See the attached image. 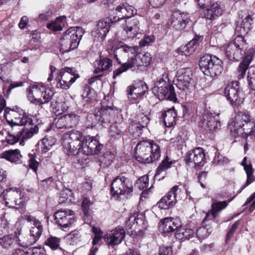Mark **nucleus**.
Segmentation results:
<instances>
[{"mask_svg": "<svg viewBox=\"0 0 255 255\" xmlns=\"http://www.w3.org/2000/svg\"><path fill=\"white\" fill-rule=\"evenodd\" d=\"M108 50H113L114 57L121 66L113 72V78L115 79L122 73L131 69L138 72L146 70L152 61L150 53H137V46H129L127 45H121L114 48L111 44L108 46Z\"/></svg>", "mask_w": 255, "mask_h": 255, "instance_id": "1", "label": "nucleus"}, {"mask_svg": "<svg viewBox=\"0 0 255 255\" xmlns=\"http://www.w3.org/2000/svg\"><path fill=\"white\" fill-rule=\"evenodd\" d=\"M136 13V9L128 3L120 4L116 7L115 16L113 18H106L99 21L95 30L92 32V35L98 39L103 40L109 31L112 22H116L123 19L127 20L134 16Z\"/></svg>", "mask_w": 255, "mask_h": 255, "instance_id": "2", "label": "nucleus"}, {"mask_svg": "<svg viewBox=\"0 0 255 255\" xmlns=\"http://www.w3.org/2000/svg\"><path fill=\"white\" fill-rule=\"evenodd\" d=\"M231 133L234 137L247 138L255 134V121L248 114L240 112L232 118L228 123Z\"/></svg>", "mask_w": 255, "mask_h": 255, "instance_id": "3", "label": "nucleus"}, {"mask_svg": "<svg viewBox=\"0 0 255 255\" xmlns=\"http://www.w3.org/2000/svg\"><path fill=\"white\" fill-rule=\"evenodd\" d=\"M160 147L153 140L139 142L135 148V157L141 163H151L159 159Z\"/></svg>", "mask_w": 255, "mask_h": 255, "instance_id": "4", "label": "nucleus"}, {"mask_svg": "<svg viewBox=\"0 0 255 255\" xmlns=\"http://www.w3.org/2000/svg\"><path fill=\"white\" fill-rule=\"evenodd\" d=\"M84 136L82 132L72 130L65 133L62 138L61 144L64 153L75 155L81 152Z\"/></svg>", "mask_w": 255, "mask_h": 255, "instance_id": "5", "label": "nucleus"}, {"mask_svg": "<svg viewBox=\"0 0 255 255\" xmlns=\"http://www.w3.org/2000/svg\"><path fill=\"white\" fill-rule=\"evenodd\" d=\"M84 33V29L80 27H72L69 28L63 33L60 38V51L64 53L76 48Z\"/></svg>", "mask_w": 255, "mask_h": 255, "instance_id": "6", "label": "nucleus"}, {"mask_svg": "<svg viewBox=\"0 0 255 255\" xmlns=\"http://www.w3.org/2000/svg\"><path fill=\"white\" fill-rule=\"evenodd\" d=\"M199 64L205 75L213 78L220 76L223 71L222 61L215 55L206 54L203 56Z\"/></svg>", "mask_w": 255, "mask_h": 255, "instance_id": "7", "label": "nucleus"}, {"mask_svg": "<svg viewBox=\"0 0 255 255\" xmlns=\"http://www.w3.org/2000/svg\"><path fill=\"white\" fill-rule=\"evenodd\" d=\"M27 96L30 103L35 105H43L48 103L53 95V92L45 86L33 85L27 90Z\"/></svg>", "mask_w": 255, "mask_h": 255, "instance_id": "8", "label": "nucleus"}, {"mask_svg": "<svg viewBox=\"0 0 255 255\" xmlns=\"http://www.w3.org/2000/svg\"><path fill=\"white\" fill-rule=\"evenodd\" d=\"M164 76H165L166 79H164L163 77L157 81L156 85L153 87V92L160 100L166 99L175 102L177 99L174 87L169 84L166 74H163V77Z\"/></svg>", "mask_w": 255, "mask_h": 255, "instance_id": "9", "label": "nucleus"}, {"mask_svg": "<svg viewBox=\"0 0 255 255\" xmlns=\"http://www.w3.org/2000/svg\"><path fill=\"white\" fill-rule=\"evenodd\" d=\"M246 42L242 35H237L226 47V56L231 60L238 61L242 58L246 48Z\"/></svg>", "mask_w": 255, "mask_h": 255, "instance_id": "10", "label": "nucleus"}, {"mask_svg": "<svg viewBox=\"0 0 255 255\" xmlns=\"http://www.w3.org/2000/svg\"><path fill=\"white\" fill-rule=\"evenodd\" d=\"M79 78V75L74 68L65 67L58 72L56 87L57 88L67 90Z\"/></svg>", "mask_w": 255, "mask_h": 255, "instance_id": "11", "label": "nucleus"}, {"mask_svg": "<svg viewBox=\"0 0 255 255\" xmlns=\"http://www.w3.org/2000/svg\"><path fill=\"white\" fill-rule=\"evenodd\" d=\"M6 206L9 208L20 209L25 204L24 194L18 190L6 189L1 194Z\"/></svg>", "mask_w": 255, "mask_h": 255, "instance_id": "12", "label": "nucleus"}, {"mask_svg": "<svg viewBox=\"0 0 255 255\" xmlns=\"http://www.w3.org/2000/svg\"><path fill=\"white\" fill-rule=\"evenodd\" d=\"M3 117L11 128L12 125L17 127L31 125L32 122L30 116L27 113L23 112L17 113L8 108H4Z\"/></svg>", "mask_w": 255, "mask_h": 255, "instance_id": "13", "label": "nucleus"}, {"mask_svg": "<svg viewBox=\"0 0 255 255\" xmlns=\"http://www.w3.org/2000/svg\"><path fill=\"white\" fill-rule=\"evenodd\" d=\"M133 191L132 183L130 180L124 176L116 177L111 184V192L114 196L119 197Z\"/></svg>", "mask_w": 255, "mask_h": 255, "instance_id": "14", "label": "nucleus"}, {"mask_svg": "<svg viewBox=\"0 0 255 255\" xmlns=\"http://www.w3.org/2000/svg\"><path fill=\"white\" fill-rule=\"evenodd\" d=\"M159 230L162 233L164 237L172 238L175 239H183V234L170 218H166L160 221Z\"/></svg>", "mask_w": 255, "mask_h": 255, "instance_id": "15", "label": "nucleus"}, {"mask_svg": "<svg viewBox=\"0 0 255 255\" xmlns=\"http://www.w3.org/2000/svg\"><path fill=\"white\" fill-rule=\"evenodd\" d=\"M117 110L121 113L117 109L114 110L113 108L110 106L102 107L96 113V115H91L89 118L97 117L100 124L103 127H106L115 121L117 117Z\"/></svg>", "mask_w": 255, "mask_h": 255, "instance_id": "16", "label": "nucleus"}, {"mask_svg": "<svg viewBox=\"0 0 255 255\" xmlns=\"http://www.w3.org/2000/svg\"><path fill=\"white\" fill-rule=\"evenodd\" d=\"M184 161L188 166L195 167L203 166L205 162V153L201 147H197L188 151L184 157Z\"/></svg>", "mask_w": 255, "mask_h": 255, "instance_id": "17", "label": "nucleus"}, {"mask_svg": "<svg viewBox=\"0 0 255 255\" xmlns=\"http://www.w3.org/2000/svg\"><path fill=\"white\" fill-rule=\"evenodd\" d=\"M141 19L140 16H136L125 20L126 24L124 29L127 37L138 39L140 37L141 32L140 29V23Z\"/></svg>", "mask_w": 255, "mask_h": 255, "instance_id": "18", "label": "nucleus"}, {"mask_svg": "<svg viewBox=\"0 0 255 255\" xmlns=\"http://www.w3.org/2000/svg\"><path fill=\"white\" fill-rule=\"evenodd\" d=\"M38 128L36 126H34L33 128H30L29 130L25 129L23 128L18 132H13L12 134L8 132V135L6 136L5 140L2 139L1 142L4 143L5 141L9 144H13L18 141L20 138L24 140L31 137L34 133L38 131Z\"/></svg>", "mask_w": 255, "mask_h": 255, "instance_id": "19", "label": "nucleus"}, {"mask_svg": "<svg viewBox=\"0 0 255 255\" xmlns=\"http://www.w3.org/2000/svg\"><path fill=\"white\" fill-rule=\"evenodd\" d=\"M176 86L178 88L185 92H188L192 88V74L189 69H180L176 74Z\"/></svg>", "mask_w": 255, "mask_h": 255, "instance_id": "20", "label": "nucleus"}, {"mask_svg": "<svg viewBox=\"0 0 255 255\" xmlns=\"http://www.w3.org/2000/svg\"><path fill=\"white\" fill-rule=\"evenodd\" d=\"M83 146L81 152L86 155L98 154L103 148V144L94 137L87 136L84 137Z\"/></svg>", "mask_w": 255, "mask_h": 255, "instance_id": "21", "label": "nucleus"}, {"mask_svg": "<svg viewBox=\"0 0 255 255\" xmlns=\"http://www.w3.org/2000/svg\"><path fill=\"white\" fill-rule=\"evenodd\" d=\"M55 220L58 225L66 228L75 222L74 212L71 210H60L55 213Z\"/></svg>", "mask_w": 255, "mask_h": 255, "instance_id": "22", "label": "nucleus"}, {"mask_svg": "<svg viewBox=\"0 0 255 255\" xmlns=\"http://www.w3.org/2000/svg\"><path fill=\"white\" fill-rule=\"evenodd\" d=\"M125 129L126 125L125 123L123 122L122 115L117 110L116 120L110 125L109 133L111 137L119 139L124 134Z\"/></svg>", "mask_w": 255, "mask_h": 255, "instance_id": "23", "label": "nucleus"}, {"mask_svg": "<svg viewBox=\"0 0 255 255\" xmlns=\"http://www.w3.org/2000/svg\"><path fill=\"white\" fill-rule=\"evenodd\" d=\"M228 84L224 89V95L232 106H236L242 103L240 97V91L237 83Z\"/></svg>", "mask_w": 255, "mask_h": 255, "instance_id": "24", "label": "nucleus"}, {"mask_svg": "<svg viewBox=\"0 0 255 255\" xmlns=\"http://www.w3.org/2000/svg\"><path fill=\"white\" fill-rule=\"evenodd\" d=\"M126 227L128 229H146L147 227V222L145 219V216L143 213H135L131 215L126 222Z\"/></svg>", "mask_w": 255, "mask_h": 255, "instance_id": "25", "label": "nucleus"}, {"mask_svg": "<svg viewBox=\"0 0 255 255\" xmlns=\"http://www.w3.org/2000/svg\"><path fill=\"white\" fill-rule=\"evenodd\" d=\"M147 89L146 84L142 82L130 85L127 88L128 98L131 101H135L143 96Z\"/></svg>", "mask_w": 255, "mask_h": 255, "instance_id": "26", "label": "nucleus"}, {"mask_svg": "<svg viewBox=\"0 0 255 255\" xmlns=\"http://www.w3.org/2000/svg\"><path fill=\"white\" fill-rule=\"evenodd\" d=\"M189 20L187 13L177 10L172 14L171 24L176 29L181 30L185 27Z\"/></svg>", "mask_w": 255, "mask_h": 255, "instance_id": "27", "label": "nucleus"}, {"mask_svg": "<svg viewBox=\"0 0 255 255\" xmlns=\"http://www.w3.org/2000/svg\"><path fill=\"white\" fill-rule=\"evenodd\" d=\"M203 11V17L207 19L213 20L220 17L223 13V9L220 4L217 2L212 3Z\"/></svg>", "mask_w": 255, "mask_h": 255, "instance_id": "28", "label": "nucleus"}, {"mask_svg": "<svg viewBox=\"0 0 255 255\" xmlns=\"http://www.w3.org/2000/svg\"><path fill=\"white\" fill-rule=\"evenodd\" d=\"M228 203L224 201L222 202L213 201L211 205V209L206 213V216L203 221L205 223L208 220H215L218 216V213L225 209Z\"/></svg>", "mask_w": 255, "mask_h": 255, "instance_id": "29", "label": "nucleus"}, {"mask_svg": "<svg viewBox=\"0 0 255 255\" xmlns=\"http://www.w3.org/2000/svg\"><path fill=\"white\" fill-rule=\"evenodd\" d=\"M203 126L206 129L214 131L221 127L219 114L214 116L211 113L207 112L203 117Z\"/></svg>", "mask_w": 255, "mask_h": 255, "instance_id": "30", "label": "nucleus"}, {"mask_svg": "<svg viewBox=\"0 0 255 255\" xmlns=\"http://www.w3.org/2000/svg\"><path fill=\"white\" fill-rule=\"evenodd\" d=\"M199 37H195L186 45L181 46L177 50V52L182 55L189 56L194 53L199 46L198 41Z\"/></svg>", "mask_w": 255, "mask_h": 255, "instance_id": "31", "label": "nucleus"}, {"mask_svg": "<svg viewBox=\"0 0 255 255\" xmlns=\"http://www.w3.org/2000/svg\"><path fill=\"white\" fill-rule=\"evenodd\" d=\"M175 163V160H172L168 156H166L161 161L156 168L155 177L162 175L161 178H163L166 175V171L171 167V165Z\"/></svg>", "mask_w": 255, "mask_h": 255, "instance_id": "32", "label": "nucleus"}, {"mask_svg": "<svg viewBox=\"0 0 255 255\" xmlns=\"http://www.w3.org/2000/svg\"><path fill=\"white\" fill-rule=\"evenodd\" d=\"M253 18L250 15L247 16L243 19L240 24H238L236 27V32L239 33L238 35H242L248 32L251 29V25L253 22Z\"/></svg>", "mask_w": 255, "mask_h": 255, "instance_id": "33", "label": "nucleus"}, {"mask_svg": "<svg viewBox=\"0 0 255 255\" xmlns=\"http://www.w3.org/2000/svg\"><path fill=\"white\" fill-rule=\"evenodd\" d=\"M51 107L52 112L56 116L62 115L68 108L65 102L61 99H57L55 101L52 102Z\"/></svg>", "mask_w": 255, "mask_h": 255, "instance_id": "34", "label": "nucleus"}, {"mask_svg": "<svg viewBox=\"0 0 255 255\" xmlns=\"http://www.w3.org/2000/svg\"><path fill=\"white\" fill-rule=\"evenodd\" d=\"M21 157L20 151L17 149L6 150L1 154V158H4L11 163H18Z\"/></svg>", "mask_w": 255, "mask_h": 255, "instance_id": "35", "label": "nucleus"}, {"mask_svg": "<svg viewBox=\"0 0 255 255\" xmlns=\"http://www.w3.org/2000/svg\"><path fill=\"white\" fill-rule=\"evenodd\" d=\"M126 234L124 228L121 226H118L115 229L108 232L104 236V239H124Z\"/></svg>", "mask_w": 255, "mask_h": 255, "instance_id": "36", "label": "nucleus"}, {"mask_svg": "<svg viewBox=\"0 0 255 255\" xmlns=\"http://www.w3.org/2000/svg\"><path fill=\"white\" fill-rule=\"evenodd\" d=\"M246 160L247 157H244L242 161V164L244 166V169L246 171L247 175V180L246 184L241 187L240 191L238 192V193L241 192L244 188L250 185L251 183L253 182L255 180V178L253 175V169L252 168V166L251 164H247L246 162Z\"/></svg>", "mask_w": 255, "mask_h": 255, "instance_id": "37", "label": "nucleus"}, {"mask_svg": "<svg viewBox=\"0 0 255 255\" xmlns=\"http://www.w3.org/2000/svg\"><path fill=\"white\" fill-rule=\"evenodd\" d=\"M95 64V73L96 74L100 73L104 71L108 70L113 64L112 60L108 58L100 57L99 61H96Z\"/></svg>", "mask_w": 255, "mask_h": 255, "instance_id": "38", "label": "nucleus"}, {"mask_svg": "<svg viewBox=\"0 0 255 255\" xmlns=\"http://www.w3.org/2000/svg\"><path fill=\"white\" fill-rule=\"evenodd\" d=\"M252 60V56L247 55L245 56L242 62L240 63L237 69L238 77L239 79H241L244 78Z\"/></svg>", "mask_w": 255, "mask_h": 255, "instance_id": "39", "label": "nucleus"}, {"mask_svg": "<svg viewBox=\"0 0 255 255\" xmlns=\"http://www.w3.org/2000/svg\"><path fill=\"white\" fill-rule=\"evenodd\" d=\"M150 121L149 118L147 114L140 112L138 113L134 119L135 125H136V128L140 129L146 127Z\"/></svg>", "mask_w": 255, "mask_h": 255, "instance_id": "40", "label": "nucleus"}, {"mask_svg": "<svg viewBox=\"0 0 255 255\" xmlns=\"http://www.w3.org/2000/svg\"><path fill=\"white\" fill-rule=\"evenodd\" d=\"M176 114L174 109H170L163 114L164 123L165 126L171 127L175 124Z\"/></svg>", "mask_w": 255, "mask_h": 255, "instance_id": "41", "label": "nucleus"}, {"mask_svg": "<svg viewBox=\"0 0 255 255\" xmlns=\"http://www.w3.org/2000/svg\"><path fill=\"white\" fill-rule=\"evenodd\" d=\"M23 85V83L22 82L10 83L8 80L3 81V93L4 96L8 97L13 88L22 86Z\"/></svg>", "mask_w": 255, "mask_h": 255, "instance_id": "42", "label": "nucleus"}, {"mask_svg": "<svg viewBox=\"0 0 255 255\" xmlns=\"http://www.w3.org/2000/svg\"><path fill=\"white\" fill-rule=\"evenodd\" d=\"M63 117L65 122L66 128H72L78 123L79 117L76 114H67Z\"/></svg>", "mask_w": 255, "mask_h": 255, "instance_id": "43", "label": "nucleus"}, {"mask_svg": "<svg viewBox=\"0 0 255 255\" xmlns=\"http://www.w3.org/2000/svg\"><path fill=\"white\" fill-rule=\"evenodd\" d=\"M66 18L65 16H60L47 24V28L50 30L58 31L62 29V25L61 22Z\"/></svg>", "mask_w": 255, "mask_h": 255, "instance_id": "44", "label": "nucleus"}, {"mask_svg": "<svg viewBox=\"0 0 255 255\" xmlns=\"http://www.w3.org/2000/svg\"><path fill=\"white\" fill-rule=\"evenodd\" d=\"M180 192L177 185L174 186L171 190L165 195L169 199V203H171L173 206L177 202V195Z\"/></svg>", "mask_w": 255, "mask_h": 255, "instance_id": "45", "label": "nucleus"}, {"mask_svg": "<svg viewBox=\"0 0 255 255\" xmlns=\"http://www.w3.org/2000/svg\"><path fill=\"white\" fill-rule=\"evenodd\" d=\"M72 195V192L70 189L66 188L63 190L60 194L58 201L59 203L62 204L66 202H72L73 199Z\"/></svg>", "mask_w": 255, "mask_h": 255, "instance_id": "46", "label": "nucleus"}, {"mask_svg": "<svg viewBox=\"0 0 255 255\" xmlns=\"http://www.w3.org/2000/svg\"><path fill=\"white\" fill-rule=\"evenodd\" d=\"M56 140L52 136L44 137L41 140L43 147H42V151L43 153L46 152L55 144Z\"/></svg>", "mask_w": 255, "mask_h": 255, "instance_id": "47", "label": "nucleus"}, {"mask_svg": "<svg viewBox=\"0 0 255 255\" xmlns=\"http://www.w3.org/2000/svg\"><path fill=\"white\" fill-rule=\"evenodd\" d=\"M25 220L27 221L28 222H29L31 223L32 225H37L39 226V221L37 219H36L34 217L28 215H25L23 216H21L19 219V221L16 222L15 225L16 226L19 227L20 226V221L21 220Z\"/></svg>", "mask_w": 255, "mask_h": 255, "instance_id": "48", "label": "nucleus"}, {"mask_svg": "<svg viewBox=\"0 0 255 255\" xmlns=\"http://www.w3.org/2000/svg\"><path fill=\"white\" fill-rule=\"evenodd\" d=\"M39 226L33 225L30 230V234L35 239L39 238L42 232V227L40 222H39Z\"/></svg>", "mask_w": 255, "mask_h": 255, "instance_id": "49", "label": "nucleus"}, {"mask_svg": "<svg viewBox=\"0 0 255 255\" xmlns=\"http://www.w3.org/2000/svg\"><path fill=\"white\" fill-rule=\"evenodd\" d=\"M169 201L167 197L164 196L157 203V205L161 209H168L173 207L171 203L168 202Z\"/></svg>", "mask_w": 255, "mask_h": 255, "instance_id": "50", "label": "nucleus"}, {"mask_svg": "<svg viewBox=\"0 0 255 255\" xmlns=\"http://www.w3.org/2000/svg\"><path fill=\"white\" fill-rule=\"evenodd\" d=\"M149 180L147 176H143L140 178L137 184H139V188L141 190H145L148 186Z\"/></svg>", "mask_w": 255, "mask_h": 255, "instance_id": "51", "label": "nucleus"}, {"mask_svg": "<svg viewBox=\"0 0 255 255\" xmlns=\"http://www.w3.org/2000/svg\"><path fill=\"white\" fill-rule=\"evenodd\" d=\"M29 166L34 172H36L39 162L36 160V156L33 154H29Z\"/></svg>", "mask_w": 255, "mask_h": 255, "instance_id": "52", "label": "nucleus"}, {"mask_svg": "<svg viewBox=\"0 0 255 255\" xmlns=\"http://www.w3.org/2000/svg\"><path fill=\"white\" fill-rule=\"evenodd\" d=\"M27 255H46L45 250L41 248H33L28 250Z\"/></svg>", "mask_w": 255, "mask_h": 255, "instance_id": "53", "label": "nucleus"}, {"mask_svg": "<svg viewBox=\"0 0 255 255\" xmlns=\"http://www.w3.org/2000/svg\"><path fill=\"white\" fill-rule=\"evenodd\" d=\"M247 79L248 84L251 88L253 90H255V73L249 72Z\"/></svg>", "mask_w": 255, "mask_h": 255, "instance_id": "54", "label": "nucleus"}, {"mask_svg": "<svg viewBox=\"0 0 255 255\" xmlns=\"http://www.w3.org/2000/svg\"><path fill=\"white\" fill-rule=\"evenodd\" d=\"M91 205V202L87 198H84L82 203V207L83 208V212L87 215L89 212V208Z\"/></svg>", "mask_w": 255, "mask_h": 255, "instance_id": "55", "label": "nucleus"}, {"mask_svg": "<svg viewBox=\"0 0 255 255\" xmlns=\"http://www.w3.org/2000/svg\"><path fill=\"white\" fill-rule=\"evenodd\" d=\"M91 115H96V114H90L88 115L87 118V125L88 127H93L96 126L97 123H99L97 117H92V118H89Z\"/></svg>", "mask_w": 255, "mask_h": 255, "instance_id": "56", "label": "nucleus"}, {"mask_svg": "<svg viewBox=\"0 0 255 255\" xmlns=\"http://www.w3.org/2000/svg\"><path fill=\"white\" fill-rule=\"evenodd\" d=\"M59 240H47L45 245L48 246L52 250H55L59 248Z\"/></svg>", "mask_w": 255, "mask_h": 255, "instance_id": "57", "label": "nucleus"}, {"mask_svg": "<svg viewBox=\"0 0 255 255\" xmlns=\"http://www.w3.org/2000/svg\"><path fill=\"white\" fill-rule=\"evenodd\" d=\"M92 232L95 235V237L93 239H101L103 237V233L100 228L93 227Z\"/></svg>", "mask_w": 255, "mask_h": 255, "instance_id": "58", "label": "nucleus"}, {"mask_svg": "<svg viewBox=\"0 0 255 255\" xmlns=\"http://www.w3.org/2000/svg\"><path fill=\"white\" fill-rule=\"evenodd\" d=\"M52 12L51 11H47L39 15V20L44 21L47 20L52 15Z\"/></svg>", "mask_w": 255, "mask_h": 255, "instance_id": "59", "label": "nucleus"}, {"mask_svg": "<svg viewBox=\"0 0 255 255\" xmlns=\"http://www.w3.org/2000/svg\"><path fill=\"white\" fill-rule=\"evenodd\" d=\"M166 0H149L150 4L153 7H159L162 6Z\"/></svg>", "mask_w": 255, "mask_h": 255, "instance_id": "60", "label": "nucleus"}, {"mask_svg": "<svg viewBox=\"0 0 255 255\" xmlns=\"http://www.w3.org/2000/svg\"><path fill=\"white\" fill-rule=\"evenodd\" d=\"M240 224V221H236L234 224L232 225L230 230L228 232L227 237L228 238H230L232 237V235L235 233L236 230H237V227L239 226Z\"/></svg>", "mask_w": 255, "mask_h": 255, "instance_id": "61", "label": "nucleus"}, {"mask_svg": "<svg viewBox=\"0 0 255 255\" xmlns=\"http://www.w3.org/2000/svg\"><path fill=\"white\" fill-rule=\"evenodd\" d=\"M28 18L26 16H22L18 23V27L21 29H24L27 25L28 22Z\"/></svg>", "mask_w": 255, "mask_h": 255, "instance_id": "62", "label": "nucleus"}, {"mask_svg": "<svg viewBox=\"0 0 255 255\" xmlns=\"http://www.w3.org/2000/svg\"><path fill=\"white\" fill-rule=\"evenodd\" d=\"M55 126L58 128H66L65 122L64 119V117H61L55 123Z\"/></svg>", "mask_w": 255, "mask_h": 255, "instance_id": "63", "label": "nucleus"}, {"mask_svg": "<svg viewBox=\"0 0 255 255\" xmlns=\"http://www.w3.org/2000/svg\"><path fill=\"white\" fill-rule=\"evenodd\" d=\"M200 7L204 8L209 5L211 3V0H197Z\"/></svg>", "mask_w": 255, "mask_h": 255, "instance_id": "64", "label": "nucleus"}]
</instances>
